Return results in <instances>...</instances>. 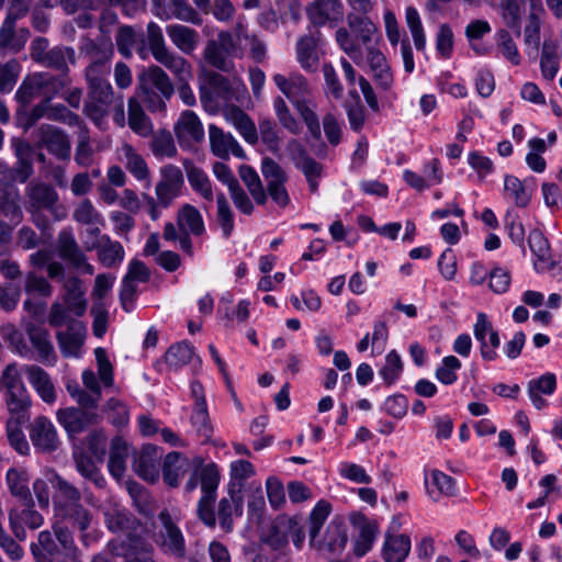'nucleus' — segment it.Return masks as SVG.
I'll use <instances>...</instances> for the list:
<instances>
[{
  "label": "nucleus",
  "instance_id": "obj_1",
  "mask_svg": "<svg viewBox=\"0 0 562 562\" xmlns=\"http://www.w3.org/2000/svg\"><path fill=\"white\" fill-rule=\"evenodd\" d=\"M350 31L340 27L336 31L335 37L339 47L358 66L364 64V52L368 46H373V37L376 33L375 24L364 14L350 13L347 18Z\"/></svg>",
  "mask_w": 562,
  "mask_h": 562
},
{
  "label": "nucleus",
  "instance_id": "obj_2",
  "mask_svg": "<svg viewBox=\"0 0 562 562\" xmlns=\"http://www.w3.org/2000/svg\"><path fill=\"white\" fill-rule=\"evenodd\" d=\"M138 95L142 103L151 113H165L167 102L175 93V86L167 72L151 65L138 76Z\"/></svg>",
  "mask_w": 562,
  "mask_h": 562
},
{
  "label": "nucleus",
  "instance_id": "obj_3",
  "mask_svg": "<svg viewBox=\"0 0 562 562\" xmlns=\"http://www.w3.org/2000/svg\"><path fill=\"white\" fill-rule=\"evenodd\" d=\"M221 481L220 471L215 463H207L200 471V477H196V472L191 474L184 484V492L192 493L201 485L203 496L198 503V516L209 527H214L216 518L214 514L213 504L216 498V490Z\"/></svg>",
  "mask_w": 562,
  "mask_h": 562
},
{
  "label": "nucleus",
  "instance_id": "obj_4",
  "mask_svg": "<svg viewBox=\"0 0 562 562\" xmlns=\"http://www.w3.org/2000/svg\"><path fill=\"white\" fill-rule=\"evenodd\" d=\"M30 56L33 61L58 71L60 75L68 76L69 65L77 63V54L74 47L66 45L49 46L45 37H36L30 46Z\"/></svg>",
  "mask_w": 562,
  "mask_h": 562
},
{
  "label": "nucleus",
  "instance_id": "obj_5",
  "mask_svg": "<svg viewBox=\"0 0 562 562\" xmlns=\"http://www.w3.org/2000/svg\"><path fill=\"white\" fill-rule=\"evenodd\" d=\"M148 48L156 61L165 66L173 76L181 80L189 76V63L167 46L161 27L149 22L146 29Z\"/></svg>",
  "mask_w": 562,
  "mask_h": 562
},
{
  "label": "nucleus",
  "instance_id": "obj_6",
  "mask_svg": "<svg viewBox=\"0 0 562 562\" xmlns=\"http://www.w3.org/2000/svg\"><path fill=\"white\" fill-rule=\"evenodd\" d=\"M158 524L155 525L154 541L159 550L176 559H183L187 554L184 536L167 509L158 514Z\"/></svg>",
  "mask_w": 562,
  "mask_h": 562
},
{
  "label": "nucleus",
  "instance_id": "obj_7",
  "mask_svg": "<svg viewBox=\"0 0 562 562\" xmlns=\"http://www.w3.org/2000/svg\"><path fill=\"white\" fill-rule=\"evenodd\" d=\"M290 537L294 546L300 548L305 535L294 517L279 515L265 531L262 540L277 550L284 547Z\"/></svg>",
  "mask_w": 562,
  "mask_h": 562
},
{
  "label": "nucleus",
  "instance_id": "obj_8",
  "mask_svg": "<svg viewBox=\"0 0 562 562\" xmlns=\"http://www.w3.org/2000/svg\"><path fill=\"white\" fill-rule=\"evenodd\" d=\"M111 83L87 88V95L83 102V113L97 126L101 127L109 115L110 108L116 101Z\"/></svg>",
  "mask_w": 562,
  "mask_h": 562
},
{
  "label": "nucleus",
  "instance_id": "obj_9",
  "mask_svg": "<svg viewBox=\"0 0 562 562\" xmlns=\"http://www.w3.org/2000/svg\"><path fill=\"white\" fill-rule=\"evenodd\" d=\"M205 465L201 458L190 460L180 452H169L162 463L164 481L170 487H178L190 470H193L192 474L196 472V477H200V471Z\"/></svg>",
  "mask_w": 562,
  "mask_h": 562
},
{
  "label": "nucleus",
  "instance_id": "obj_10",
  "mask_svg": "<svg viewBox=\"0 0 562 562\" xmlns=\"http://www.w3.org/2000/svg\"><path fill=\"white\" fill-rule=\"evenodd\" d=\"M37 146L59 160L68 161L71 156V143L68 134L50 124H41L36 128Z\"/></svg>",
  "mask_w": 562,
  "mask_h": 562
},
{
  "label": "nucleus",
  "instance_id": "obj_11",
  "mask_svg": "<svg viewBox=\"0 0 562 562\" xmlns=\"http://www.w3.org/2000/svg\"><path fill=\"white\" fill-rule=\"evenodd\" d=\"M25 333L31 342V355L29 359L41 362L44 366L53 367L57 362V353L50 340L49 331L34 323L25 325Z\"/></svg>",
  "mask_w": 562,
  "mask_h": 562
},
{
  "label": "nucleus",
  "instance_id": "obj_12",
  "mask_svg": "<svg viewBox=\"0 0 562 562\" xmlns=\"http://www.w3.org/2000/svg\"><path fill=\"white\" fill-rule=\"evenodd\" d=\"M27 196L29 210H47L57 221L66 217V210L58 203V193L52 186L45 183L31 184L27 189Z\"/></svg>",
  "mask_w": 562,
  "mask_h": 562
},
{
  "label": "nucleus",
  "instance_id": "obj_13",
  "mask_svg": "<svg viewBox=\"0 0 562 562\" xmlns=\"http://www.w3.org/2000/svg\"><path fill=\"white\" fill-rule=\"evenodd\" d=\"M183 183V175L179 167L166 165L160 168V180L155 188L160 207H168L180 195Z\"/></svg>",
  "mask_w": 562,
  "mask_h": 562
},
{
  "label": "nucleus",
  "instance_id": "obj_14",
  "mask_svg": "<svg viewBox=\"0 0 562 562\" xmlns=\"http://www.w3.org/2000/svg\"><path fill=\"white\" fill-rule=\"evenodd\" d=\"M57 246L59 257L68 262L74 269L89 276L94 273L93 266L88 262L87 256L79 247L71 232H60L58 235Z\"/></svg>",
  "mask_w": 562,
  "mask_h": 562
},
{
  "label": "nucleus",
  "instance_id": "obj_15",
  "mask_svg": "<svg viewBox=\"0 0 562 562\" xmlns=\"http://www.w3.org/2000/svg\"><path fill=\"white\" fill-rule=\"evenodd\" d=\"M58 423L65 428L69 437L81 434L89 426L98 423L99 416L94 411L78 407L60 408L56 413Z\"/></svg>",
  "mask_w": 562,
  "mask_h": 562
},
{
  "label": "nucleus",
  "instance_id": "obj_16",
  "mask_svg": "<svg viewBox=\"0 0 562 562\" xmlns=\"http://www.w3.org/2000/svg\"><path fill=\"white\" fill-rule=\"evenodd\" d=\"M30 439L41 452H53L59 447V438L54 424L45 416L36 417L30 427Z\"/></svg>",
  "mask_w": 562,
  "mask_h": 562
},
{
  "label": "nucleus",
  "instance_id": "obj_17",
  "mask_svg": "<svg viewBox=\"0 0 562 562\" xmlns=\"http://www.w3.org/2000/svg\"><path fill=\"white\" fill-rule=\"evenodd\" d=\"M292 148V159L297 169H300L306 178L308 189L312 193L318 189V179L323 173V166L311 157L306 149L296 140L292 139L289 143Z\"/></svg>",
  "mask_w": 562,
  "mask_h": 562
},
{
  "label": "nucleus",
  "instance_id": "obj_18",
  "mask_svg": "<svg viewBox=\"0 0 562 562\" xmlns=\"http://www.w3.org/2000/svg\"><path fill=\"white\" fill-rule=\"evenodd\" d=\"M175 135L182 147H191L204 139V130L199 116L190 110L180 114L173 127Z\"/></svg>",
  "mask_w": 562,
  "mask_h": 562
},
{
  "label": "nucleus",
  "instance_id": "obj_19",
  "mask_svg": "<svg viewBox=\"0 0 562 562\" xmlns=\"http://www.w3.org/2000/svg\"><path fill=\"white\" fill-rule=\"evenodd\" d=\"M272 79L278 89L290 100L293 106L307 101L311 94V88L306 78L300 72H291L288 77L276 74Z\"/></svg>",
  "mask_w": 562,
  "mask_h": 562
},
{
  "label": "nucleus",
  "instance_id": "obj_20",
  "mask_svg": "<svg viewBox=\"0 0 562 562\" xmlns=\"http://www.w3.org/2000/svg\"><path fill=\"white\" fill-rule=\"evenodd\" d=\"M209 139L211 151L217 158L226 160L231 155L237 158H245L246 156L234 136L215 124L209 125Z\"/></svg>",
  "mask_w": 562,
  "mask_h": 562
},
{
  "label": "nucleus",
  "instance_id": "obj_21",
  "mask_svg": "<svg viewBox=\"0 0 562 562\" xmlns=\"http://www.w3.org/2000/svg\"><path fill=\"white\" fill-rule=\"evenodd\" d=\"M87 336V328L82 322H70L65 330L56 333V339L63 357L79 358Z\"/></svg>",
  "mask_w": 562,
  "mask_h": 562
},
{
  "label": "nucleus",
  "instance_id": "obj_22",
  "mask_svg": "<svg viewBox=\"0 0 562 562\" xmlns=\"http://www.w3.org/2000/svg\"><path fill=\"white\" fill-rule=\"evenodd\" d=\"M306 14L314 26L340 21L344 16L341 0H313L306 7Z\"/></svg>",
  "mask_w": 562,
  "mask_h": 562
},
{
  "label": "nucleus",
  "instance_id": "obj_23",
  "mask_svg": "<svg viewBox=\"0 0 562 562\" xmlns=\"http://www.w3.org/2000/svg\"><path fill=\"white\" fill-rule=\"evenodd\" d=\"M87 251H97L99 262L105 268L119 267L125 256L122 244L117 240H112L109 235H103L94 244L85 243Z\"/></svg>",
  "mask_w": 562,
  "mask_h": 562
},
{
  "label": "nucleus",
  "instance_id": "obj_24",
  "mask_svg": "<svg viewBox=\"0 0 562 562\" xmlns=\"http://www.w3.org/2000/svg\"><path fill=\"white\" fill-rule=\"evenodd\" d=\"M24 505L25 508L21 510L12 508L9 512L10 528L15 538L20 541H24L26 539L24 526H27L31 529H37L44 522L43 516L34 509V502L32 498L30 504Z\"/></svg>",
  "mask_w": 562,
  "mask_h": 562
},
{
  "label": "nucleus",
  "instance_id": "obj_25",
  "mask_svg": "<svg viewBox=\"0 0 562 562\" xmlns=\"http://www.w3.org/2000/svg\"><path fill=\"white\" fill-rule=\"evenodd\" d=\"M56 519L69 524L74 528L85 532L92 522L91 513L83 507L80 501L72 503H57L55 510Z\"/></svg>",
  "mask_w": 562,
  "mask_h": 562
},
{
  "label": "nucleus",
  "instance_id": "obj_26",
  "mask_svg": "<svg viewBox=\"0 0 562 562\" xmlns=\"http://www.w3.org/2000/svg\"><path fill=\"white\" fill-rule=\"evenodd\" d=\"M22 371L26 375L29 383L45 403L53 404L56 401V390L53 380L42 367L25 364L22 367Z\"/></svg>",
  "mask_w": 562,
  "mask_h": 562
},
{
  "label": "nucleus",
  "instance_id": "obj_27",
  "mask_svg": "<svg viewBox=\"0 0 562 562\" xmlns=\"http://www.w3.org/2000/svg\"><path fill=\"white\" fill-rule=\"evenodd\" d=\"M16 161L13 167V179L25 183L34 173L33 168V147L24 139L13 138L11 140Z\"/></svg>",
  "mask_w": 562,
  "mask_h": 562
},
{
  "label": "nucleus",
  "instance_id": "obj_28",
  "mask_svg": "<svg viewBox=\"0 0 562 562\" xmlns=\"http://www.w3.org/2000/svg\"><path fill=\"white\" fill-rule=\"evenodd\" d=\"M319 32L308 33L301 36L295 45L296 59L300 66L307 72H315L318 69L319 56L317 44Z\"/></svg>",
  "mask_w": 562,
  "mask_h": 562
},
{
  "label": "nucleus",
  "instance_id": "obj_29",
  "mask_svg": "<svg viewBox=\"0 0 562 562\" xmlns=\"http://www.w3.org/2000/svg\"><path fill=\"white\" fill-rule=\"evenodd\" d=\"M16 21L5 16L0 27V48L12 54L19 53L30 37L27 29H16Z\"/></svg>",
  "mask_w": 562,
  "mask_h": 562
},
{
  "label": "nucleus",
  "instance_id": "obj_30",
  "mask_svg": "<svg viewBox=\"0 0 562 562\" xmlns=\"http://www.w3.org/2000/svg\"><path fill=\"white\" fill-rule=\"evenodd\" d=\"M78 49L89 63H110L114 55V46L106 38L93 40L89 36H82Z\"/></svg>",
  "mask_w": 562,
  "mask_h": 562
},
{
  "label": "nucleus",
  "instance_id": "obj_31",
  "mask_svg": "<svg viewBox=\"0 0 562 562\" xmlns=\"http://www.w3.org/2000/svg\"><path fill=\"white\" fill-rule=\"evenodd\" d=\"M157 448L144 446L139 454L134 457L133 469L145 481L155 483L159 479Z\"/></svg>",
  "mask_w": 562,
  "mask_h": 562
},
{
  "label": "nucleus",
  "instance_id": "obj_32",
  "mask_svg": "<svg viewBox=\"0 0 562 562\" xmlns=\"http://www.w3.org/2000/svg\"><path fill=\"white\" fill-rule=\"evenodd\" d=\"M140 99L132 97L127 101V124L140 137H149L154 132L150 117L145 113Z\"/></svg>",
  "mask_w": 562,
  "mask_h": 562
},
{
  "label": "nucleus",
  "instance_id": "obj_33",
  "mask_svg": "<svg viewBox=\"0 0 562 562\" xmlns=\"http://www.w3.org/2000/svg\"><path fill=\"white\" fill-rule=\"evenodd\" d=\"M364 53L378 86L384 90L390 89L393 83V75L385 56L374 46H368V50Z\"/></svg>",
  "mask_w": 562,
  "mask_h": 562
},
{
  "label": "nucleus",
  "instance_id": "obj_34",
  "mask_svg": "<svg viewBox=\"0 0 562 562\" xmlns=\"http://www.w3.org/2000/svg\"><path fill=\"white\" fill-rule=\"evenodd\" d=\"M47 481L54 490L53 505L56 510L57 503H72L81 499L80 491L59 475L56 471H49L46 474Z\"/></svg>",
  "mask_w": 562,
  "mask_h": 562
},
{
  "label": "nucleus",
  "instance_id": "obj_35",
  "mask_svg": "<svg viewBox=\"0 0 562 562\" xmlns=\"http://www.w3.org/2000/svg\"><path fill=\"white\" fill-rule=\"evenodd\" d=\"M557 389V378L553 373H544L528 382V395L537 409H542L548 402L541 395H551Z\"/></svg>",
  "mask_w": 562,
  "mask_h": 562
},
{
  "label": "nucleus",
  "instance_id": "obj_36",
  "mask_svg": "<svg viewBox=\"0 0 562 562\" xmlns=\"http://www.w3.org/2000/svg\"><path fill=\"white\" fill-rule=\"evenodd\" d=\"M166 32L172 44L184 54H191L200 42L199 33L182 24H170Z\"/></svg>",
  "mask_w": 562,
  "mask_h": 562
},
{
  "label": "nucleus",
  "instance_id": "obj_37",
  "mask_svg": "<svg viewBox=\"0 0 562 562\" xmlns=\"http://www.w3.org/2000/svg\"><path fill=\"white\" fill-rule=\"evenodd\" d=\"M225 119L229 122L244 137L248 144L258 142V132L252 120L239 108L233 106L225 111Z\"/></svg>",
  "mask_w": 562,
  "mask_h": 562
},
{
  "label": "nucleus",
  "instance_id": "obj_38",
  "mask_svg": "<svg viewBox=\"0 0 562 562\" xmlns=\"http://www.w3.org/2000/svg\"><path fill=\"white\" fill-rule=\"evenodd\" d=\"M64 288V303L72 311L75 316H82L87 310V300L85 299L81 280L77 277H70L65 280Z\"/></svg>",
  "mask_w": 562,
  "mask_h": 562
},
{
  "label": "nucleus",
  "instance_id": "obj_39",
  "mask_svg": "<svg viewBox=\"0 0 562 562\" xmlns=\"http://www.w3.org/2000/svg\"><path fill=\"white\" fill-rule=\"evenodd\" d=\"M205 79L211 89V92H207L204 89L201 90L200 98L202 103L205 104L207 100L211 99V94H214L216 98L225 102L232 100L234 92L232 89V83L226 77L211 70L205 72Z\"/></svg>",
  "mask_w": 562,
  "mask_h": 562
},
{
  "label": "nucleus",
  "instance_id": "obj_40",
  "mask_svg": "<svg viewBox=\"0 0 562 562\" xmlns=\"http://www.w3.org/2000/svg\"><path fill=\"white\" fill-rule=\"evenodd\" d=\"M121 155V160L124 162L127 171L138 181L147 180L146 187H149V169L143 156L130 144L122 146Z\"/></svg>",
  "mask_w": 562,
  "mask_h": 562
},
{
  "label": "nucleus",
  "instance_id": "obj_41",
  "mask_svg": "<svg viewBox=\"0 0 562 562\" xmlns=\"http://www.w3.org/2000/svg\"><path fill=\"white\" fill-rule=\"evenodd\" d=\"M5 479L10 493L23 502V504H30L32 496L29 488L30 476L27 471L19 468H10Z\"/></svg>",
  "mask_w": 562,
  "mask_h": 562
},
{
  "label": "nucleus",
  "instance_id": "obj_42",
  "mask_svg": "<svg viewBox=\"0 0 562 562\" xmlns=\"http://www.w3.org/2000/svg\"><path fill=\"white\" fill-rule=\"evenodd\" d=\"M347 540L345 524L340 520H333L328 524L325 536L317 546L321 549H327L331 553H338L345 548Z\"/></svg>",
  "mask_w": 562,
  "mask_h": 562
},
{
  "label": "nucleus",
  "instance_id": "obj_43",
  "mask_svg": "<svg viewBox=\"0 0 562 562\" xmlns=\"http://www.w3.org/2000/svg\"><path fill=\"white\" fill-rule=\"evenodd\" d=\"M411 550V539L406 535L387 536L382 554L385 562H404Z\"/></svg>",
  "mask_w": 562,
  "mask_h": 562
},
{
  "label": "nucleus",
  "instance_id": "obj_44",
  "mask_svg": "<svg viewBox=\"0 0 562 562\" xmlns=\"http://www.w3.org/2000/svg\"><path fill=\"white\" fill-rule=\"evenodd\" d=\"M5 403L10 415L8 420L26 423L30 419L32 401L29 392L7 394Z\"/></svg>",
  "mask_w": 562,
  "mask_h": 562
},
{
  "label": "nucleus",
  "instance_id": "obj_45",
  "mask_svg": "<svg viewBox=\"0 0 562 562\" xmlns=\"http://www.w3.org/2000/svg\"><path fill=\"white\" fill-rule=\"evenodd\" d=\"M35 85L41 90V95L46 100H52L59 93L69 82L68 76H55L50 72H35L33 74Z\"/></svg>",
  "mask_w": 562,
  "mask_h": 562
},
{
  "label": "nucleus",
  "instance_id": "obj_46",
  "mask_svg": "<svg viewBox=\"0 0 562 562\" xmlns=\"http://www.w3.org/2000/svg\"><path fill=\"white\" fill-rule=\"evenodd\" d=\"M149 148L153 155L158 158H172L178 150L173 136L168 130H158L150 135Z\"/></svg>",
  "mask_w": 562,
  "mask_h": 562
},
{
  "label": "nucleus",
  "instance_id": "obj_47",
  "mask_svg": "<svg viewBox=\"0 0 562 562\" xmlns=\"http://www.w3.org/2000/svg\"><path fill=\"white\" fill-rule=\"evenodd\" d=\"M493 331L494 327L492 323L488 321L487 315L484 313H479L476 317V323L474 324L473 327V333L475 339L481 345V356L486 361H494L498 357L495 350L490 349L487 342V337Z\"/></svg>",
  "mask_w": 562,
  "mask_h": 562
},
{
  "label": "nucleus",
  "instance_id": "obj_48",
  "mask_svg": "<svg viewBox=\"0 0 562 562\" xmlns=\"http://www.w3.org/2000/svg\"><path fill=\"white\" fill-rule=\"evenodd\" d=\"M233 514L240 516L243 514V497L231 492L229 498H222L218 503V519L222 528L229 531L233 527Z\"/></svg>",
  "mask_w": 562,
  "mask_h": 562
},
{
  "label": "nucleus",
  "instance_id": "obj_49",
  "mask_svg": "<svg viewBox=\"0 0 562 562\" xmlns=\"http://www.w3.org/2000/svg\"><path fill=\"white\" fill-rule=\"evenodd\" d=\"M128 456V446L121 437H114L111 441V450L109 458V471L116 477L121 479L125 472V462Z\"/></svg>",
  "mask_w": 562,
  "mask_h": 562
},
{
  "label": "nucleus",
  "instance_id": "obj_50",
  "mask_svg": "<svg viewBox=\"0 0 562 562\" xmlns=\"http://www.w3.org/2000/svg\"><path fill=\"white\" fill-rule=\"evenodd\" d=\"M178 225L180 231L189 232L195 236L202 235L205 231L200 211L190 204H186L180 209Z\"/></svg>",
  "mask_w": 562,
  "mask_h": 562
},
{
  "label": "nucleus",
  "instance_id": "obj_51",
  "mask_svg": "<svg viewBox=\"0 0 562 562\" xmlns=\"http://www.w3.org/2000/svg\"><path fill=\"white\" fill-rule=\"evenodd\" d=\"M204 58L212 67L229 72L234 69V63L228 57L227 50L216 41H210L204 48Z\"/></svg>",
  "mask_w": 562,
  "mask_h": 562
},
{
  "label": "nucleus",
  "instance_id": "obj_52",
  "mask_svg": "<svg viewBox=\"0 0 562 562\" xmlns=\"http://www.w3.org/2000/svg\"><path fill=\"white\" fill-rule=\"evenodd\" d=\"M193 356V347L187 341H181L169 347L164 356V360L171 370H179L183 366H187L192 360Z\"/></svg>",
  "mask_w": 562,
  "mask_h": 562
},
{
  "label": "nucleus",
  "instance_id": "obj_53",
  "mask_svg": "<svg viewBox=\"0 0 562 562\" xmlns=\"http://www.w3.org/2000/svg\"><path fill=\"white\" fill-rule=\"evenodd\" d=\"M238 173L256 203L263 205L267 202V193L256 170L250 166L241 165Z\"/></svg>",
  "mask_w": 562,
  "mask_h": 562
},
{
  "label": "nucleus",
  "instance_id": "obj_54",
  "mask_svg": "<svg viewBox=\"0 0 562 562\" xmlns=\"http://www.w3.org/2000/svg\"><path fill=\"white\" fill-rule=\"evenodd\" d=\"M22 372L15 362L5 366L0 376V390H4L5 395L27 392L22 381Z\"/></svg>",
  "mask_w": 562,
  "mask_h": 562
},
{
  "label": "nucleus",
  "instance_id": "obj_55",
  "mask_svg": "<svg viewBox=\"0 0 562 562\" xmlns=\"http://www.w3.org/2000/svg\"><path fill=\"white\" fill-rule=\"evenodd\" d=\"M378 524L373 520H363L359 526V535L355 541L353 552L357 557L367 554L375 541Z\"/></svg>",
  "mask_w": 562,
  "mask_h": 562
},
{
  "label": "nucleus",
  "instance_id": "obj_56",
  "mask_svg": "<svg viewBox=\"0 0 562 562\" xmlns=\"http://www.w3.org/2000/svg\"><path fill=\"white\" fill-rule=\"evenodd\" d=\"M261 173L266 181L267 192L278 186L285 184L288 175L282 167L270 157H265L261 161Z\"/></svg>",
  "mask_w": 562,
  "mask_h": 562
},
{
  "label": "nucleus",
  "instance_id": "obj_57",
  "mask_svg": "<svg viewBox=\"0 0 562 562\" xmlns=\"http://www.w3.org/2000/svg\"><path fill=\"white\" fill-rule=\"evenodd\" d=\"M187 176L192 189L200 193L205 200L213 201L212 184L206 173L195 166L184 164Z\"/></svg>",
  "mask_w": 562,
  "mask_h": 562
},
{
  "label": "nucleus",
  "instance_id": "obj_58",
  "mask_svg": "<svg viewBox=\"0 0 562 562\" xmlns=\"http://www.w3.org/2000/svg\"><path fill=\"white\" fill-rule=\"evenodd\" d=\"M540 68L544 79L550 81L554 79L559 70V59L557 46L552 42L546 41L542 45Z\"/></svg>",
  "mask_w": 562,
  "mask_h": 562
},
{
  "label": "nucleus",
  "instance_id": "obj_59",
  "mask_svg": "<svg viewBox=\"0 0 562 562\" xmlns=\"http://www.w3.org/2000/svg\"><path fill=\"white\" fill-rule=\"evenodd\" d=\"M104 516L106 527L112 532L126 531L131 528L133 524V518L131 514L117 505H114L113 507L109 508L104 513Z\"/></svg>",
  "mask_w": 562,
  "mask_h": 562
},
{
  "label": "nucleus",
  "instance_id": "obj_60",
  "mask_svg": "<svg viewBox=\"0 0 562 562\" xmlns=\"http://www.w3.org/2000/svg\"><path fill=\"white\" fill-rule=\"evenodd\" d=\"M280 131L277 123L270 119L259 121V135L268 150L277 154L281 148Z\"/></svg>",
  "mask_w": 562,
  "mask_h": 562
},
{
  "label": "nucleus",
  "instance_id": "obj_61",
  "mask_svg": "<svg viewBox=\"0 0 562 562\" xmlns=\"http://www.w3.org/2000/svg\"><path fill=\"white\" fill-rule=\"evenodd\" d=\"M405 20L416 49L424 50L426 46V36L418 11L414 7H407Z\"/></svg>",
  "mask_w": 562,
  "mask_h": 562
},
{
  "label": "nucleus",
  "instance_id": "obj_62",
  "mask_svg": "<svg viewBox=\"0 0 562 562\" xmlns=\"http://www.w3.org/2000/svg\"><path fill=\"white\" fill-rule=\"evenodd\" d=\"M505 195L514 200L518 207H525L530 201V194L527 192L524 183L514 176H506L504 180Z\"/></svg>",
  "mask_w": 562,
  "mask_h": 562
},
{
  "label": "nucleus",
  "instance_id": "obj_63",
  "mask_svg": "<svg viewBox=\"0 0 562 562\" xmlns=\"http://www.w3.org/2000/svg\"><path fill=\"white\" fill-rule=\"evenodd\" d=\"M76 469L78 472L90 480L98 487H103L105 484V480L93 463V461L83 453H74Z\"/></svg>",
  "mask_w": 562,
  "mask_h": 562
},
{
  "label": "nucleus",
  "instance_id": "obj_64",
  "mask_svg": "<svg viewBox=\"0 0 562 562\" xmlns=\"http://www.w3.org/2000/svg\"><path fill=\"white\" fill-rule=\"evenodd\" d=\"M31 552L37 562H46L43 552L54 555L58 552V547L50 531L44 530L38 533L37 542L31 544Z\"/></svg>",
  "mask_w": 562,
  "mask_h": 562
}]
</instances>
